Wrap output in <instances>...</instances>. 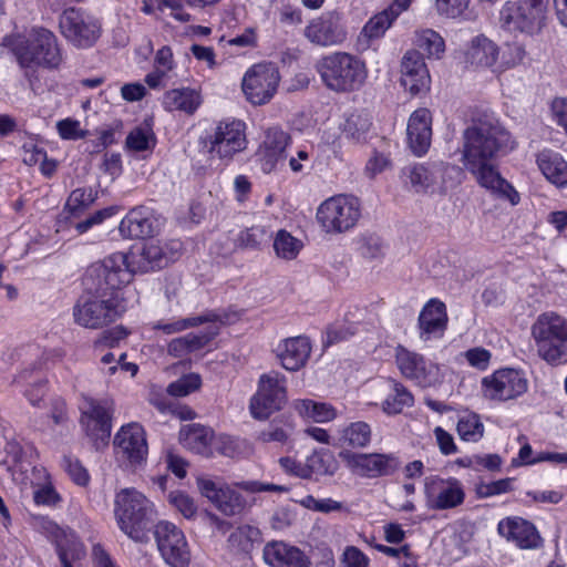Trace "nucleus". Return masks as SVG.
Returning <instances> with one entry per match:
<instances>
[{
	"label": "nucleus",
	"mask_w": 567,
	"mask_h": 567,
	"mask_svg": "<svg viewBox=\"0 0 567 567\" xmlns=\"http://www.w3.org/2000/svg\"><path fill=\"white\" fill-rule=\"evenodd\" d=\"M293 433L291 424L276 425L271 424L268 429L261 431L258 439L264 442L286 443Z\"/></svg>",
	"instance_id": "nucleus-57"
},
{
	"label": "nucleus",
	"mask_w": 567,
	"mask_h": 567,
	"mask_svg": "<svg viewBox=\"0 0 567 567\" xmlns=\"http://www.w3.org/2000/svg\"><path fill=\"white\" fill-rule=\"evenodd\" d=\"M470 0H436L440 14L447 18H458L467 8Z\"/></svg>",
	"instance_id": "nucleus-59"
},
{
	"label": "nucleus",
	"mask_w": 567,
	"mask_h": 567,
	"mask_svg": "<svg viewBox=\"0 0 567 567\" xmlns=\"http://www.w3.org/2000/svg\"><path fill=\"white\" fill-rule=\"evenodd\" d=\"M411 392L398 382H393L392 391L383 402V410L388 414L401 413L405 406L413 404Z\"/></svg>",
	"instance_id": "nucleus-47"
},
{
	"label": "nucleus",
	"mask_w": 567,
	"mask_h": 567,
	"mask_svg": "<svg viewBox=\"0 0 567 567\" xmlns=\"http://www.w3.org/2000/svg\"><path fill=\"white\" fill-rule=\"evenodd\" d=\"M196 484L200 494L226 516L239 515L247 506L244 496L227 484L205 476L197 477Z\"/></svg>",
	"instance_id": "nucleus-21"
},
{
	"label": "nucleus",
	"mask_w": 567,
	"mask_h": 567,
	"mask_svg": "<svg viewBox=\"0 0 567 567\" xmlns=\"http://www.w3.org/2000/svg\"><path fill=\"white\" fill-rule=\"evenodd\" d=\"M133 272L128 256L115 252L92 264L85 272L83 284L85 290L109 291L117 296V290L132 280Z\"/></svg>",
	"instance_id": "nucleus-8"
},
{
	"label": "nucleus",
	"mask_w": 567,
	"mask_h": 567,
	"mask_svg": "<svg viewBox=\"0 0 567 567\" xmlns=\"http://www.w3.org/2000/svg\"><path fill=\"white\" fill-rule=\"evenodd\" d=\"M260 530L250 525L239 526L228 538V543L240 551L249 553L260 542Z\"/></svg>",
	"instance_id": "nucleus-48"
},
{
	"label": "nucleus",
	"mask_w": 567,
	"mask_h": 567,
	"mask_svg": "<svg viewBox=\"0 0 567 567\" xmlns=\"http://www.w3.org/2000/svg\"><path fill=\"white\" fill-rule=\"evenodd\" d=\"M514 148L509 132L498 118L483 114L473 121L463 134L462 162L477 184L493 196L507 199L512 205L519 202L514 187L501 176L493 161Z\"/></svg>",
	"instance_id": "nucleus-1"
},
{
	"label": "nucleus",
	"mask_w": 567,
	"mask_h": 567,
	"mask_svg": "<svg viewBox=\"0 0 567 567\" xmlns=\"http://www.w3.org/2000/svg\"><path fill=\"white\" fill-rule=\"evenodd\" d=\"M290 136L280 127H270L266 131L265 140L260 148L261 168L270 173L282 159Z\"/></svg>",
	"instance_id": "nucleus-32"
},
{
	"label": "nucleus",
	"mask_w": 567,
	"mask_h": 567,
	"mask_svg": "<svg viewBox=\"0 0 567 567\" xmlns=\"http://www.w3.org/2000/svg\"><path fill=\"white\" fill-rule=\"evenodd\" d=\"M456 431L461 440L476 443L483 437L485 429L478 414L465 412L458 417Z\"/></svg>",
	"instance_id": "nucleus-42"
},
{
	"label": "nucleus",
	"mask_w": 567,
	"mask_h": 567,
	"mask_svg": "<svg viewBox=\"0 0 567 567\" xmlns=\"http://www.w3.org/2000/svg\"><path fill=\"white\" fill-rule=\"evenodd\" d=\"M545 19L546 4H535L523 0L507 2L499 14V21L504 29L528 35L540 32Z\"/></svg>",
	"instance_id": "nucleus-12"
},
{
	"label": "nucleus",
	"mask_w": 567,
	"mask_h": 567,
	"mask_svg": "<svg viewBox=\"0 0 567 567\" xmlns=\"http://www.w3.org/2000/svg\"><path fill=\"white\" fill-rule=\"evenodd\" d=\"M339 457L353 475L360 477L377 478L391 475L399 467L393 454L354 453L343 450L339 453Z\"/></svg>",
	"instance_id": "nucleus-16"
},
{
	"label": "nucleus",
	"mask_w": 567,
	"mask_h": 567,
	"mask_svg": "<svg viewBox=\"0 0 567 567\" xmlns=\"http://www.w3.org/2000/svg\"><path fill=\"white\" fill-rule=\"evenodd\" d=\"M528 389L527 379L515 369H501L482 380L484 398L508 401L523 395Z\"/></svg>",
	"instance_id": "nucleus-18"
},
{
	"label": "nucleus",
	"mask_w": 567,
	"mask_h": 567,
	"mask_svg": "<svg viewBox=\"0 0 567 567\" xmlns=\"http://www.w3.org/2000/svg\"><path fill=\"white\" fill-rule=\"evenodd\" d=\"M202 379L196 373H189L171 383L167 392L173 396H186L199 389Z\"/></svg>",
	"instance_id": "nucleus-52"
},
{
	"label": "nucleus",
	"mask_w": 567,
	"mask_h": 567,
	"mask_svg": "<svg viewBox=\"0 0 567 567\" xmlns=\"http://www.w3.org/2000/svg\"><path fill=\"white\" fill-rule=\"evenodd\" d=\"M217 321H219L218 316L213 312H209L202 316L173 320L171 322L161 320L153 324V329L159 330L164 334H174L187 330L189 328L197 327L199 324Z\"/></svg>",
	"instance_id": "nucleus-39"
},
{
	"label": "nucleus",
	"mask_w": 567,
	"mask_h": 567,
	"mask_svg": "<svg viewBox=\"0 0 567 567\" xmlns=\"http://www.w3.org/2000/svg\"><path fill=\"white\" fill-rule=\"evenodd\" d=\"M262 555L270 567H310L309 557L300 548L282 540L267 543Z\"/></svg>",
	"instance_id": "nucleus-27"
},
{
	"label": "nucleus",
	"mask_w": 567,
	"mask_h": 567,
	"mask_svg": "<svg viewBox=\"0 0 567 567\" xmlns=\"http://www.w3.org/2000/svg\"><path fill=\"white\" fill-rule=\"evenodd\" d=\"M302 247L303 244L300 239L284 229L279 230L274 239L276 255L286 260L295 259Z\"/></svg>",
	"instance_id": "nucleus-45"
},
{
	"label": "nucleus",
	"mask_w": 567,
	"mask_h": 567,
	"mask_svg": "<svg viewBox=\"0 0 567 567\" xmlns=\"http://www.w3.org/2000/svg\"><path fill=\"white\" fill-rule=\"evenodd\" d=\"M55 551L62 567H73V561L81 560L85 556L84 545L74 535L56 540Z\"/></svg>",
	"instance_id": "nucleus-41"
},
{
	"label": "nucleus",
	"mask_w": 567,
	"mask_h": 567,
	"mask_svg": "<svg viewBox=\"0 0 567 567\" xmlns=\"http://www.w3.org/2000/svg\"><path fill=\"white\" fill-rule=\"evenodd\" d=\"M512 489V478H503L495 482L481 484L477 487V495L480 497H491L507 493Z\"/></svg>",
	"instance_id": "nucleus-60"
},
{
	"label": "nucleus",
	"mask_w": 567,
	"mask_h": 567,
	"mask_svg": "<svg viewBox=\"0 0 567 567\" xmlns=\"http://www.w3.org/2000/svg\"><path fill=\"white\" fill-rule=\"evenodd\" d=\"M59 135L63 140H80L87 135V131L81 128L80 122L73 118H64L56 123Z\"/></svg>",
	"instance_id": "nucleus-58"
},
{
	"label": "nucleus",
	"mask_w": 567,
	"mask_h": 567,
	"mask_svg": "<svg viewBox=\"0 0 567 567\" xmlns=\"http://www.w3.org/2000/svg\"><path fill=\"white\" fill-rule=\"evenodd\" d=\"M498 58V48L484 35L475 37L464 53V62L473 69L491 68Z\"/></svg>",
	"instance_id": "nucleus-34"
},
{
	"label": "nucleus",
	"mask_w": 567,
	"mask_h": 567,
	"mask_svg": "<svg viewBox=\"0 0 567 567\" xmlns=\"http://www.w3.org/2000/svg\"><path fill=\"white\" fill-rule=\"evenodd\" d=\"M322 83L330 91L350 93L365 82L368 71L364 62L348 52H332L322 56L316 64Z\"/></svg>",
	"instance_id": "nucleus-2"
},
{
	"label": "nucleus",
	"mask_w": 567,
	"mask_h": 567,
	"mask_svg": "<svg viewBox=\"0 0 567 567\" xmlns=\"http://www.w3.org/2000/svg\"><path fill=\"white\" fill-rule=\"evenodd\" d=\"M181 249L182 243L179 240L165 243L151 240L145 243L140 254L138 268L141 271L161 269L177 259Z\"/></svg>",
	"instance_id": "nucleus-26"
},
{
	"label": "nucleus",
	"mask_w": 567,
	"mask_h": 567,
	"mask_svg": "<svg viewBox=\"0 0 567 567\" xmlns=\"http://www.w3.org/2000/svg\"><path fill=\"white\" fill-rule=\"evenodd\" d=\"M208 323L205 332L187 333L171 340L167 344V353L173 358L187 360L192 353L206 347L219 333L218 321Z\"/></svg>",
	"instance_id": "nucleus-31"
},
{
	"label": "nucleus",
	"mask_w": 567,
	"mask_h": 567,
	"mask_svg": "<svg viewBox=\"0 0 567 567\" xmlns=\"http://www.w3.org/2000/svg\"><path fill=\"white\" fill-rule=\"evenodd\" d=\"M286 377L270 371L259 377L257 392L252 395L249 410L254 419L266 420L287 402Z\"/></svg>",
	"instance_id": "nucleus-10"
},
{
	"label": "nucleus",
	"mask_w": 567,
	"mask_h": 567,
	"mask_svg": "<svg viewBox=\"0 0 567 567\" xmlns=\"http://www.w3.org/2000/svg\"><path fill=\"white\" fill-rule=\"evenodd\" d=\"M33 473H38L39 477H43L45 483L43 486L33 492V499L38 505H55L60 502V496L49 481V474L44 468H33Z\"/></svg>",
	"instance_id": "nucleus-51"
},
{
	"label": "nucleus",
	"mask_w": 567,
	"mask_h": 567,
	"mask_svg": "<svg viewBox=\"0 0 567 567\" xmlns=\"http://www.w3.org/2000/svg\"><path fill=\"white\" fill-rule=\"evenodd\" d=\"M362 215L360 199L338 194L323 200L317 208L316 220L327 235H340L353 229Z\"/></svg>",
	"instance_id": "nucleus-7"
},
{
	"label": "nucleus",
	"mask_w": 567,
	"mask_h": 567,
	"mask_svg": "<svg viewBox=\"0 0 567 567\" xmlns=\"http://www.w3.org/2000/svg\"><path fill=\"white\" fill-rule=\"evenodd\" d=\"M554 121L567 133V99L556 97L550 105Z\"/></svg>",
	"instance_id": "nucleus-64"
},
{
	"label": "nucleus",
	"mask_w": 567,
	"mask_h": 567,
	"mask_svg": "<svg viewBox=\"0 0 567 567\" xmlns=\"http://www.w3.org/2000/svg\"><path fill=\"white\" fill-rule=\"evenodd\" d=\"M154 536L159 554L168 566L188 567L190 549L181 528L163 520L156 524Z\"/></svg>",
	"instance_id": "nucleus-15"
},
{
	"label": "nucleus",
	"mask_w": 567,
	"mask_h": 567,
	"mask_svg": "<svg viewBox=\"0 0 567 567\" xmlns=\"http://www.w3.org/2000/svg\"><path fill=\"white\" fill-rule=\"evenodd\" d=\"M115 516L120 528L135 542H146L154 518V505L135 488H124L115 496Z\"/></svg>",
	"instance_id": "nucleus-3"
},
{
	"label": "nucleus",
	"mask_w": 567,
	"mask_h": 567,
	"mask_svg": "<svg viewBox=\"0 0 567 567\" xmlns=\"http://www.w3.org/2000/svg\"><path fill=\"white\" fill-rule=\"evenodd\" d=\"M341 445L364 447L371 441V429L365 422H354L346 427L340 437Z\"/></svg>",
	"instance_id": "nucleus-46"
},
{
	"label": "nucleus",
	"mask_w": 567,
	"mask_h": 567,
	"mask_svg": "<svg viewBox=\"0 0 567 567\" xmlns=\"http://www.w3.org/2000/svg\"><path fill=\"white\" fill-rule=\"evenodd\" d=\"M295 408L300 415L318 423L332 421L337 416L334 408L323 402L299 400L295 403Z\"/></svg>",
	"instance_id": "nucleus-40"
},
{
	"label": "nucleus",
	"mask_w": 567,
	"mask_h": 567,
	"mask_svg": "<svg viewBox=\"0 0 567 567\" xmlns=\"http://www.w3.org/2000/svg\"><path fill=\"white\" fill-rule=\"evenodd\" d=\"M95 200L91 189L76 188L74 189L68 202L66 207L73 216H79L85 208L91 206Z\"/></svg>",
	"instance_id": "nucleus-53"
},
{
	"label": "nucleus",
	"mask_w": 567,
	"mask_h": 567,
	"mask_svg": "<svg viewBox=\"0 0 567 567\" xmlns=\"http://www.w3.org/2000/svg\"><path fill=\"white\" fill-rule=\"evenodd\" d=\"M537 165L548 182L557 187L567 185V163L558 153L548 150L540 152Z\"/></svg>",
	"instance_id": "nucleus-36"
},
{
	"label": "nucleus",
	"mask_w": 567,
	"mask_h": 567,
	"mask_svg": "<svg viewBox=\"0 0 567 567\" xmlns=\"http://www.w3.org/2000/svg\"><path fill=\"white\" fill-rule=\"evenodd\" d=\"M157 220L143 207L134 208L122 219L120 233L126 238H145L157 230Z\"/></svg>",
	"instance_id": "nucleus-33"
},
{
	"label": "nucleus",
	"mask_w": 567,
	"mask_h": 567,
	"mask_svg": "<svg viewBox=\"0 0 567 567\" xmlns=\"http://www.w3.org/2000/svg\"><path fill=\"white\" fill-rule=\"evenodd\" d=\"M118 316V298L109 291L86 290L73 307L74 321L87 329H100Z\"/></svg>",
	"instance_id": "nucleus-9"
},
{
	"label": "nucleus",
	"mask_w": 567,
	"mask_h": 567,
	"mask_svg": "<svg viewBox=\"0 0 567 567\" xmlns=\"http://www.w3.org/2000/svg\"><path fill=\"white\" fill-rule=\"evenodd\" d=\"M202 104L200 94L193 89L183 87L167 91L163 97V105L168 111H182L193 114Z\"/></svg>",
	"instance_id": "nucleus-37"
},
{
	"label": "nucleus",
	"mask_w": 567,
	"mask_h": 567,
	"mask_svg": "<svg viewBox=\"0 0 567 567\" xmlns=\"http://www.w3.org/2000/svg\"><path fill=\"white\" fill-rule=\"evenodd\" d=\"M14 55L21 68L35 70L38 68L56 69L62 63V52L55 34L45 28H34L19 41Z\"/></svg>",
	"instance_id": "nucleus-5"
},
{
	"label": "nucleus",
	"mask_w": 567,
	"mask_h": 567,
	"mask_svg": "<svg viewBox=\"0 0 567 567\" xmlns=\"http://www.w3.org/2000/svg\"><path fill=\"white\" fill-rule=\"evenodd\" d=\"M63 468L76 485L86 486L89 484V472L78 458L64 456Z\"/></svg>",
	"instance_id": "nucleus-56"
},
{
	"label": "nucleus",
	"mask_w": 567,
	"mask_h": 567,
	"mask_svg": "<svg viewBox=\"0 0 567 567\" xmlns=\"http://www.w3.org/2000/svg\"><path fill=\"white\" fill-rule=\"evenodd\" d=\"M310 477L313 474L333 475L338 471V462L333 453L327 449L315 451L307 457Z\"/></svg>",
	"instance_id": "nucleus-43"
},
{
	"label": "nucleus",
	"mask_w": 567,
	"mask_h": 567,
	"mask_svg": "<svg viewBox=\"0 0 567 567\" xmlns=\"http://www.w3.org/2000/svg\"><path fill=\"white\" fill-rule=\"evenodd\" d=\"M303 35L315 45L332 47L343 43L348 32L342 14L338 11H327L309 22Z\"/></svg>",
	"instance_id": "nucleus-19"
},
{
	"label": "nucleus",
	"mask_w": 567,
	"mask_h": 567,
	"mask_svg": "<svg viewBox=\"0 0 567 567\" xmlns=\"http://www.w3.org/2000/svg\"><path fill=\"white\" fill-rule=\"evenodd\" d=\"M169 503L187 519L195 517L197 506L194 499L181 491H174L168 494Z\"/></svg>",
	"instance_id": "nucleus-55"
},
{
	"label": "nucleus",
	"mask_w": 567,
	"mask_h": 567,
	"mask_svg": "<svg viewBox=\"0 0 567 567\" xmlns=\"http://www.w3.org/2000/svg\"><path fill=\"white\" fill-rule=\"evenodd\" d=\"M431 76L422 54L409 50L401 61V84L412 95L429 91Z\"/></svg>",
	"instance_id": "nucleus-24"
},
{
	"label": "nucleus",
	"mask_w": 567,
	"mask_h": 567,
	"mask_svg": "<svg viewBox=\"0 0 567 567\" xmlns=\"http://www.w3.org/2000/svg\"><path fill=\"white\" fill-rule=\"evenodd\" d=\"M213 439V431L200 424H189L179 432V440L183 445L202 455L210 453L209 446Z\"/></svg>",
	"instance_id": "nucleus-38"
},
{
	"label": "nucleus",
	"mask_w": 567,
	"mask_h": 567,
	"mask_svg": "<svg viewBox=\"0 0 567 567\" xmlns=\"http://www.w3.org/2000/svg\"><path fill=\"white\" fill-rule=\"evenodd\" d=\"M497 530L502 537L522 549H535L543 544V538L536 527L520 517L502 519L498 523Z\"/></svg>",
	"instance_id": "nucleus-25"
},
{
	"label": "nucleus",
	"mask_w": 567,
	"mask_h": 567,
	"mask_svg": "<svg viewBox=\"0 0 567 567\" xmlns=\"http://www.w3.org/2000/svg\"><path fill=\"white\" fill-rule=\"evenodd\" d=\"M414 44L419 50H422L427 58H440L445 49L443 38L432 29L416 31Z\"/></svg>",
	"instance_id": "nucleus-44"
},
{
	"label": "nucleus",
	"mask_w": 567,
	"mask_h": 567,
	"mask_svg": "<svg viewBox=\"0 0 567 567\" xmlns=\"http://www.w3.org/2000/svg\"><path fill=\"white\" fill-rule=\"evenodd\" d=\"M342 567H368L369 558L355 546L344 548L341 557Z\"/></svg>",
	"instance_id": "nucleus-61"
},
{
	"label": "nucleus",
	"mask_w": 567,
	"mask_h": 567,
	"mask_svg": "<svg viewBox=\"0 0 567 567\" xmlns=\"http://www.w3.org/2000/svg\"><path fill=\"white\" fill-rule=\"evenodd\" d=\"M280 81L278 69L271 63L252 65L244 75L241 89L254 105H264L275 95Z\"/></svg>",
	"instance_id": "nucleus-14"
},
{
	"label": "nucleus",
	"mask_w": 567,
	"mask_h": 567,
	"mask_svg": "<svg viewBox=\"0 0 567 567\" xmlns=\"http://www.w3.org/2000/svg\"><path fill=\"white\" fill-rule=\"evenodd\" d=\"M246 144L245 123L238 120L219 122L204 141L207 152L223 161L231 159Z\"/></svg>",
	"instance_id": "nucleus-13"
},
{
	"label": "nucleus",
	"mask_w": 567,
	"mask_h": 567,
	"mask_svg": "<svg viewBox=\"0 0 567 567\" xmlns=\"http://www.w3.org/2000/svg\"><path fill=\"white\" fill-rule=\"evenodd\" d=\"M220 0H161L159 8L171 9V16L179 22H188L192 16L184 10V3L189 7H208L218 3Z\"/></svg>",
	"instance_id": "nucleus-49"
},
{
	"label": "nucleus",
	"mask_w": 567,
	"mask_h": 567,
	"mask_svg": "<svg viewBox=\"0 0 567 567\" xmlns=\"http://www.w3.org/2000/svg\"><path fill=\"white\" fill-rule=\"evenodd\" d=\"M154 145L155 136L148 125L135 127L126 137V146L136 152L151 150Z\"/></svg>",
	"instance_id": "nucleus-50"
},
{
	"label": "nucleus",
	"mask_w": 567,
	"mask_h": 567,
	"mask_svg": "<svg viewBox=\"0 0 567 567\" xmlns=\"http://www.w3.org/2000/svg\"><path fill=\"white\" fill-rule=\"evenodd\" d=\"M447 320L445 303L435 298L429 300L417 319L420 338L427 341L442 337L446 330Z\"/></svg>",
	"instance_id": "nucleus-30"
},
{
	"label": "nucleus",
	"mask_w": 567,
	"mask_h": 567,
	"mask_svg": "<svg viewBox=\"0 0 567 567\" xmlns=\"http://www.w3.org/2000/svg\"><path fill=\"white\" fill-rule=\"evenodd\" d=\"M461 169L443 161L414 163L402 169V176L416 194H444L460 183Z\"/></svg>",
	"instance_id": "nucleus-4"
},
{
	"label": "nucleus",
	"mask_w": 567,
	"mask_h": 567,
	"mask_svg": "<svg viewBox=\"0 0 567 567\" xmlns=\"http://www.w3.org/2000/svg\"><path fill=\"white\" fill-rule=\"evenodd\" d=\"M311 350L312 346L308 337H291L278 344L277 358L287 371H298L306 365Z\"/></svg>",
	"instance_id": "nucleus-29"
},
{
	"label": "nucleus",
	"mask_w": 567,
	"mask_h": 567,
	"mask_svg": "<svg viewBox=\"0 0 567 567\" xmlns=\"http://www.w3.org/2000/svg\"><path fill=\"white\" fill-rule=\"evenodd\" d=\"M395 361L402 375L422 388L435 386L441 382L440 367L420 353L399 346L395 350Z\"/></svg>",
	"instance_id": "nucleus-17"
},
{
	"label": "nucleus",
	"mask_w": 567,
	"mask_h": 567,
	"mask_svg": "<svg viewBox=\"0 0 567 567\" xmlns=\"http://www.w3.org/2000/svg\"><path fill=\"white\" fill-rule=\"evenodd\" d=\"M114 446L130 463L140 464L144 462L148 453L144 427L137 422L121 426L114 436Z\"/></svg>",
	"instance_id": "nucleus-23"
},
{
	"label": "nucleus",
	"mask_w": 567,
	"mask_h": 567,
	"mask_svg": "<svg viewBox=\"0 0 567 567\" xmlns=\"http://www.w3.org/2000/svg\"><path fill=\"white\" fill-rule=\"evenodd\" d=\"M424 493L430 509L444 511L463 504L465 492L463 484L454 478L430 476L425 478Z\"/></svg>",
	"instance_id": "nucleus-20"
},
{
	"label": "nucleus",
	"mask_w": 567,
	"mask_h": 567,
	"mask_svg": "<svg viewBox=\"0 0 567 567\" xmlns=\"http://www.w3.org/2000/svg\"><path fill=\"white\" fill-rule=\"evenodd\" d=\"M532 337L538 355L547 363L557 364L567 360V319L545 312L532 326Z\"/></svg>",
	"instance_id": "nucleus-6"
},
{
	"label": "nucleus",
	"mask_w": 567,
	"mask_h": 567,
	"mask_svg": "<svg viewBox=\"0 0 567 567\" xmlns=\"http://www.w3.org/2000/svg\"><path fill=\"white\" fill-rule=\"evenodd\" d=\"M266 231L261 227H250L243 230L238 236V244L245 248H256L265 239Z\"/></svg>",
	"instance_id": "nucleus-62"
},
{
	"label": "nucleus",
	"mask_w": 567,
	"mask_h": 567,
	"mask_svg": "<svg viewBox=\"0 0 567 567\" xmlns=\"http://www.w3.org/2000/svg\"><path fill=\"white\" fill-rule=\"evenodd\" d=\"M61 34L74 47L86 49L101 37L100 21L80 8H68L59 18Z\"/></svg>",
	"instance_id": "nucleus-11"
},
{
	"label": "nucleus",
	"mask_w": 567,
	"mask_h": 567,
	"mask_svg": "<svg viewBox=\"0 0 567 567\" xmlns=\"http://www.w3.org/2000/svg\"><path fill=\"white\" fill-rule=\"evenodd\" d=\"M411 0H395L382 12L373 16L363 27L362 34L369 39H378L384 34L392 22L410 7Z\"/></svg>",
	"instance_id": "nucleus-35"
},
{
	"label": "nucleus",
	"mask_w": 567,
	"mask_h": 567,
	"mask_svg": "<svg viewBox=\"0 0 567 567\" xmlns=\"http://www.w3.org/2000/svg\"><path fill=\"white\" fill-rule=\"evenodd\" d=\"M113 214V207L103 208L101 210L95 212L84 220L76 223L74 227L79 234H84L93 226L102 224L106 218L111 217Z\"/></svg>",
	"instance_id": "nucleus-63"
},
{
	"label": "nucleus",
	"mask_w": 567,
	"mask_h": 567,
	"mask_svg": "<svg viewBox=\"0 0 567 567\" xmlns=\"http://www.w3.org/2000/svg\"><path fill=\"white\" fill-rule=\"evenodd\" d=\"M432 140V116L425 109L414 111L408 123V142L410 148L416 156L424 155L431 145Z\"/></svg>",
	"instance_id": "nucleus-28"
},
{
	"label": "nucleus",
	"mask_w": 567,
	"mask_h": 567,
	"mask_svg": "<svg viewBox=\"0 0 567 567\" xmlns=\"http://www.w3.org/2000/svg\"><path fill=\"white\" fill-rule=\"evenodd\" d=\"M113 412L114 401L112 399H85L82 424L85 426L87 435L102 442L106 441L111 435Z\"/></svg>",
	"instance_id": "nucleus-22"
},
{
	"label": "nucleus",
	"mask_w": 567,
	"mask_h": 567,
	"mask_svg": "<svg viewBox=\"0 0 567 567\" xmlns=\"http://www.w3.org/2000/svg\"><path fill=\"white\" fill-rule=\"evenodd\" d=\"M527 56L525 45L519 42L507 43L501 55L503 68H514L524 62Z\"/></svg>",
	"instance_id": "nucleus-54"
}]
</instances>
